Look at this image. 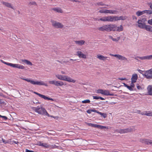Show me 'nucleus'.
I'll return each instance as SVG.
<instances>
[{
	"label": "nucleus",
	"instance_id": "774afa93",
	"mask_svg": "<svg viewBox=\"0 0 152 152\" xmlns=\"http://www.w3.org/2000/svg\"><path fill=\"white\" fill-rule=\"evenodd\" d=\"M96 113L99 114L100 115H102V113H101V112H99V111H98V110L97 111V112Z\"/></svg>",
	"mask_w": 152,
	"mask_h": 152
},
{
	"label": "nucleus",
	"instance_id": "7ed1b4c3",
	"mask_svg": "<svg viewBox=\"0 0 152 152\" xmlns=\"http://www.w3.org/2000/svg\"><path fill=\"white\" fill-rule=\"evenodd\" d=\"M50 22L52 23V25L55 28H62L64 26L62 23L53 20H51Z\"/></svg>",
	"mask_w": 152,
	"mask_h": 152
},
{
	"label": "nucleus",
	"instance_id": "864d4df0",
	"mask_svg": "<svg viewBox=\"0 0 152 152\" xmlns=\"http://www.w3.org/2000/svg\"><path fill=\"white\" fill-rule=\"evenodd\" d=\"M0 117H2V118H3L5 120H7L8 119L7 118V117H6L5 116H4L1 115V116Z\"/></svg>",
	"mask_w": 152,
	"mask_h": 152
},
{
	"label": "nucleus",
	"instance_id": "6e6552de",
	"mask_svg": "<svg viewBox=\"0 0 152 152\" xmlns=\"http://www.w3.org/2000/svg\"><path fill=\"white\" fill-rule=\"evenodd\" d=\"M100 20L103 22H113V16L103 17L100 19Z\"/></svg>",
	"mask_w": 152,
	"mask_h": 152
},
{
	"label": "nucleus",
	"instance_id": "c9c22d12",
	"mask_svg": "<svg viewBox=\"0 0 152 152\" xmlns=\"http://www.w3.org/2000/svg\"><path fill=\"white\" fill-rule=\"evenodd\" d=\"M42 145V146L46 148H49V145H48L47 143H43Z\"/></svg>",
	"mask_w": 152,
	"mask_h": 152
},
{
	"label": "nucleus",
	"instance_id": "ea45409f",
	"mask_svg": "<svg viewBox=\"0 0 152 152\" xmlns=\"http://www.w3.org/2000/svg\"><path fill=\"white\" fill-rule=\"evenodd\" d=\"M90 102L89 99H86L82 101V102L83 103H89Z\"/></svg>",
	"mask_w": 152,
	"mask_h": 152
},
{
	"label": "nucleus",
	"instance_id": "dca6fc26",
	"mask_svg": "<svg viewBox=\"0 0 152 152\" xmlns=\"http://www.w3.org/2000/svg\"><path fill=\"white\" fill-rule=\"evenodd\" d=\"M138 24V27L144 29L145 26V24L144 23H142L141 22V20H139L137 21Z\"/></svg>",
	"mask_w": 152,
	"mask_h": 152
},
{
	"label": "nucleus",
	"instance_id": "b1692460",
	"mask_svg": "<svg viewBox=\"0 0 152 152\" xmlns=\"http://www.w3.org/2000/svg\"><path fill=\"white\" fill-rule=\"evenodd\" d=\"M52 10L59 13H62L63 12L62 10L58 7L53 8L52 9Z\"/></svg>",
	"mask_w": 152,
	"mask_h": 152
},
{
	"label": "nucleus",
	"instance_id": "9d476101",
	"mask_svg": "<svg viewBox=\"0 0 152 152\" xmlns=\"http://www.w3.org/2000/svg\"><path fill=\"white\" fill-rule=\"evenodd\" d=\"M138 58L142 60H150L152 59V55L146 56L142 57L137 56L135 58V59L138 61Z\"/></svg>",
	"mask_w": 152,
	"mask_h": 152
},
{
	"label": "nucleus",
	"instance_id": "49530a36",
	"mask_svg": "<svg viewBox=\"0 0 152 152\" xmlns=\"http://www.w3.org/2000/svg\"><path fill=\"white\" fill-rule=\"evenodd\" d=\"M0 139H1V142L2 141L4 143H6L7 142V141H6L5 140L1 137H0Z\"/></svg>",
	"mask_w": 152,
	"mask_h": 152
},
{
	"label": "nucleus",
	"instance_id": "052dcab7",
	"mask_svg": "<svg viewBox=\"0 0 152 152\" xmlns=\"http://www.w3.org/2000/svg\"><path fill=\"white\" fill-rule=\"evenodd\" d=\"M91 110H88L87 111V113H88L90 114L91 113Z\"/></svg>",
	"mask_w": 152,
	"mask_h": 152
},
{
	"label": "nucleus",
	"instance_id": "1a4fd4ad",
	"mask_svg": "<svg viewBox=\"0 0 152 152\" xmlns=\"http://www.w3.org/2000/svg\"><path fill=\"white\" fill-rule=\"evenodd\" d=\"M145 76L147 79H152V68L145 71Z\"/></svg>",
	"mask_w": 152,
	"mask_h": 152
},
{
	"label": "nucleus",
	"instance_id": "e433bc0d",
	"mask_svg": "<svg viewBox=\"0 0 152 152\" xmlns=\"http://www.w3.org/2000/svg\"><path fill=\"white\" fill-rule=\"evenodd\" d=\"M58 146H56V145H49V148H58Z\"/></svg>",
	"mask_w": 152,
	"mask_h": 152
},
{
	"label": "nucleus",
	"instance_id": "aec40b11",
	"mask_svg": "<svg viewBox=\"0 0 152 152\" xmlns=\"http://www.w3.org/2000/svg\"><path fill=\"white\" fill-rule=\"evenodd\" d=\"M2 3L3 5L6 7L13 9V7L12 6V5L10 3L4 1L2 2Z\"/></svg>",
	"mask_w": 152,
	"mask_h": 152
},
{
	"label": "nucleus",
	"instance_id": "4be33fe9",
	"mask_svg": "<svg viewBox=\"0 0 152 152\" xmlns=\"http://www.w3.org/2000/svg\"><path fill=\"white\" fill-rule=\"evenodd\" d=\"M21 61L23 63L26 64L27 65L32 66V63L26 59H22Z\"/></svg>",
	"mask_w": 152,
	"mask_h": 152
},
{
	"label": "nucleus",
	"instance_id": "e2e57ef3",
	"mask_svg": "<svg viewBox=\"0 0 152 152\" xmlns=\"http://www.w3.org/2000/svg\"><path fill=\"white\" fill-rule=\"evenodd\" d=\"M43 143H42L41 142H39L38 143V145L39 146H42V144Z\"/></svg>",
	"mask_w": 152,
	"mask_h": 152
},
{
	"label": "nucleus",
	"instance_id": "5701e85b",
	"mask_svg": "<svg viewBox=\"0 0 152 152\" xmlns=\"http://www.w3.org/2000/svg\"><path fill=\"white\" fill-rule=\"evenodd\" d=\"M144 29L148 31L152 32V27L150 26L145 25Z\"/></svg>",
	"mask_w": 152,
	"mask_h": 152
},
{
	"label": "nucleus",
	"instance_id": "f257e3e1",
	"mask_svg": "<svg viewBox=\"0 0 152 152\" xmlns=\"http://www.w3.org/2000/svg\"><path fill=\"white\" fill-rule=\"evenodd\" d=\"M34 111L38 113L39 114L42 115H46L48 117H51L54 118V117L52 115H50L47 112L46 110L42 107L37 106L36 107H34Z\"/></svg>",
	"mask_w": 152,
	"mask_h": 152
},
{
	"label": "nucleus",
	"instance_id": "4d7b16f0",
	"mask_svg": "<svg viewBox=\"0 0 152 152\" xmlns=\"http://www.w3.org/2000/svg\"><path fill=\"white\" fill-rule=\"evenodd\" d=\"M70 1L72 2H80V1L78 0H70Z\"/></svg>",
	"mask_w": 152,
	"mask_h": 152
},
{
	"label": "nucleus",
	"instance_id": "0eeeda50",
	"mask_svg": "<svg viewBox=\"0 0 152 152\" xmlns=\"http://www.w3.org/2000/svg\"><path fill=\"white\" fill-rule=\"evenodd\" d=\"M106 31H115L116 25L115 24H108L106 25Z\"/></svg>",
	"mask_w": 152,
	"mask_h": 152
},
{
	"label": "nucleus",
	"instance_id": "bb28decb",
	"mask_svg": "<svg viewBox=\"0 0 152 152\" xmlns=\"http://www.w3.org/2000/svg\"><path fill=\"white\" fill-rule=\"evenodd\" d=\"M66 81L69 82H72L73 83H75L76 81L75 80L72 79L71 77L67 76Z\"/></svg>",
	"mask_w": 152,
	"mask_h": 152
},
{
	"label": "nucleus",
	"instance_id": "bf43d9fd",
	"mask_svg": "<svg viewBox=\"0 0 152 152\" xmlns=\"http://www.w3.org/2000/svg\"><path fill=\"white\" fill-rule=\"evenodd\" d=\"M146 20V19L145 18H143L141 20V22H144Z\"/></svg>",
	"mask_w": 152,
	"mask_h": 152
},
{
	"label": "nucleus",
	"instance_id": "a211bd4d",
	"mask_svg": "<svg viewBox=\"0 0 152 152\" xmlns=\"http://www.w3.org/2000/svg\"><path fill=\"white\" fill-rule=\"evenodd\" d=\"M141 114L142 115H145L149 116H152V112L150 111H145L141 113Z\"/></svg>",
	"mask_w": 152,
	"mask_h": 152
},
{
	"label": "nucleus",
	"instance_id": "c85d7f7f",
	"mask_svg": "<svg viewBox=\"0 0 152 152\" xmlns=\"http://www.w3.org/2000/svg\"><path fill=\"white\" fill-rule=\"evenodd\" d=\"M96 6H103L104 5H106L108 6V5L105 4L102 2L101 1L98 2L95 4Z\"/></svg>",
	"mask_w": 152,
	"mask_h": 152
},
{
	"label": "nucleus",
	"instance_id": "cd10ccee",
	"mask_svg": "<svg viewBox=\"0 0 152 152\" xmlns=\"http://www.w3.org/2000/svg\"><path fill=\"white\" fill-rule=\"evenodd\" d=\"M64 85V83L63 82H60L58 81H56V80L55 85L56 86H61Z\"/></svg>",
	"mask_w": 152,
	"mask_h": 152
},
{
	"label": "nucleus",
	"instance_id": "603ef678",
	"mask_svg": "<svg viewBox=\"0 0 152 152\" xmlns=\"http://www.w3.org/2000/svg\"><path fill=\"white\" fill-rule=\"evenodd\" d=\"M101 116L105 118L107 117V114L105 113H103Z\"/></svg>",
	"mask_w": 152,
	"mask_h": 152
},
{
	"label": "nucleus",
	"instance_id": "a18cd8bd",
	"mask_svg": "<svg viewBox=\"0 0 152 152\" xmlns=\"http://www.w3.org/2000/svg\"><path fill=\"white\" fill-rule=\"evenodd\" d=\"M33 103L34 104H40V103L39 102V101L35 99L33 101Z\"/></svg>",
	"mask_w": 152,
	"mask_h": 152
},
{
	"label": "nucleus",
	"instance_id": "393cba45",
	"mask_svg": "<svg viewBox=\"0 0 152 152\" xmlns=\"http://www.w3.org/2000/svg\"><path fill=\"white\" fill-rule=\"evenodd\" d=\"M97 58L100 60L104 61L107 58L106 57H104L101 55H97Z\"/></svg>",
	"mask_w": 152,
	"mask_h": 152
},
{
	"label": "nucleus",
	"instance_id": "58836bf2",
	"mask_svg": "<svg viewBox=\"0 0 152 152\" xmlns=\"http://www.w3.org/2000/svg\"><path fill=\"white\" fill-rule=\"evenodd\" d=\"M39 97L45 100H48V97L44 95H43L41 94H40V95Z\"/></svg>",
	"mask_w": 152,
	"mask_h": 152
},
{
	"label": "nucleus",
	"instance_id": "0e129e2a",
	"mask_svg": "<svg viewBox=\"0 0 152 152\" xmlns=\"http://www.w3.org/2000/svg\"><path fill=\"white\" fill-rule=\"evenodd\" d=\"M91 112H97V110H96L94 109H91Z\"/></svg>",
	"mask_w": 152,
	"mask_h": 152
},
{
	"label": "nucleus",
	"instance_id": "6ab92c4d",
	"mask_svg": "<svg viewBox=\"0 0 152 152\" xmlns=\"http://www.w3.org/2000/svg\"><path fill=\"white\" fill-rule=\"evenodd\" d=\"M148 94L149 95H152V85H149L147 88Z\"/></svg>",
	"mask_w": 152,
	"mask_h": 152
},
{
	"label": "nucleus",
	"instance_id": "c03bdc74",
	"mask_svg": "<svg viewBox=\"0 0 152 152\" xmlns=\"http://www.w3.org/2000/svg\"><path fill=\"white\" fill-rule=\"evenodd\" d=\"M56 80L50 81H49V83L50 84L55 85Z\"/></svg>",
	"mask_w": 152,
	"mask_h": 152
},
{
	"label": "nucleus",
	"instance_id": "c756f323",
	"mask_svg": "<svg viewBox=\"0 0 152 152\" xmlns=\"http://www.w3.org/2000/svg\"><path fill=\"white\" fill-rule=\"evenodd\" d=\"M116 27L115 31H121L123 30V27L122 25H121L120 27H117L116 25Z\"/></svg>",
	"mask_w": 152,
	"mask_h": 152
},
{
	"label": "nucleus",
	"instance_id": "4c0bfd02",
	"mask_svg": "<svg viewBox=\"0 0 152 152\" xmlns=\"http://www.w3.org/2000/svg\"><path fill=\"white\" fill-rule=\"evenodd\" d=\"M1 62L7 65L8 66H11V63H7V62H5L4 61H3V60H1Z\"/></svg>",
	"mask_w": 152,
	"mask_h": 152
},
{
	"label": "nucleus",
	"instance_id": "79ce46f5",
	"mask_svg": "<svg viewBox=\"0 0 152 152\" xmlns=\"http://www.w3.org/2000/svg\"><path fill=\"white\" fill-rule=\"evenodd\" d=\"M103 90H104L101 89H99L97 91V93H100L103 94Z\"/></svg>",
	"mask_w": 152,
	"mask_h": 152
},
{
	"label": "nucleus",
	"instance_id": "4468645a",
	"mask_svg": "<svg viewBox=\"0 0 152 152\" xmlns=\"http://www.w3.org/2000/svg\"><path fill=\"white\" fill-rule=\"evenodd\" d=\"M97 29L99 31L103 32H104L105 31H106V25H104L101 27L97 28Z\"/></svg>",
	"mask_w": 152,
	"mask_h": 152
},
{
	"label": "nucleus",
	"instance_id": "69168bd1",
	"mask_svg": "<svg viewBox=\"0 0 152 152\" xmlns=\"http://www.w3.org/2000/svg\"><path fill=\"white\" fill-rule=\"evenodd\" d=\"M34 93L36 94L37 95H38L39 96H40V94H39L37 92H34Z\"/></svg>",
	"mask_w": 152,
	"mask_h": 152
},
{
	"label": "nucleus",
	"instance_id": "8fccbe9b",
	"mask_svg": "<svg viewBox=\"0 0 152 152\" xmlns=\"http://www.w3.org/2000/svg\"><path fill=\"white\" fill-rule=\"evenodd\" d=\"M137 87L138 90H141L143 89V88H142L141 86L139 85H137Z\"/></svg>",
	"mask_w": 152,
	"mask_h": 152
},
{
	"label": "nucleus",
	"instance_id": "a878e982",
	"mask_svg": "<svg viewBox=\"0 0 152 152\" xmlns=\"http://www.w3.org/2000/svg\"><path fill=\"white\" fill-rule=\"evenodd\" d=\"M143 141L147 145L150 144L152 145V140L145 139L143 140Z\"/></svg>",
	"mask_w": 152,
	"mask_h": 152
},
{
	"label": "nucleus",
	"instance_id": "de8ad7c7",
	"mask_svg": "<svg viewBox=\"0 0 152 152\" xmlns=\"http://www.w3.org/2000/svg\"><path fill=\"white\" fill-rule=\"evenodd\" d=\"M120 39V37H118L117 38H113V40L114 41L117 42Z\"/></svg>",
	"mask_w": 152,
	"mask_h": 152
},
{
	"label": "nucleus",
	"instance_id": "473e14b6",
	"mask_svg": "<svg viewBox=\"0 0 152 152\" xmlns=\"http://www.w3.org/2000/svg\"><path fill=\"white\" fill-rule=\"evenodd\" d=\"M123 84H124V86L125 87H126L130 91H132L133 90V89L131 88V87L130 86H129L128 85H127L126 84H125V83H124Z\"/></svg>",
	"mask_w": 152,
	"mask_h": 152
},
{
	"label": "nucleus",
	"instance_id": "a19ab883",
	"mask_svg": "<svg viewBox=\"0 0 152 152\" xmlns=\"http://www.w3.org/2000/svg\"><path fill=\"white\" fill-rule=\"evenodd\" d=\"M62 76L60 75H56V76L59 79L61 80Z\"/></svg>",
	"mask_w": 152,
	"mask_h": 152
},
{
	"label": "nucleus",
	"instance_id": "7c9ffc66",
	"mask_svg": "<svg viewBox=\"0 0 152 152\" xmlns=\"http://www.w3.org/2000/svg\"><path fill=\"white\" fill-rule=\"evenodd\" d=\"M144 14L146 13L148 15H151L152 14V10H144Z\"/></svg>",
	"mask_w": 152,
	"mask_h": 152
},
{
	"label": "nucleus",
	"instance_id": "f3484780",
	"mask_svg": "<svg viewBox=\"0 0 152 152\" xmlns=\"http://www.w3.org/2000/svg\"><path fill=\"white\" fill-rule=\"evenodd\" d=\"M104 95L106 96H113L114 94H110V91L109 90H104L103 91V94Z\"/></svg>",
	"mask_w": 152,
	"mask_h": 152
},
{
	"label": "nucleus",
	"instance_id": "09e8293b",
	"mask_svg": "<svg viewBox=\"0 0 152 152\" xmlns=\"http://www.w3.org/2000/svg\"><path fill=\"white\" fill-rule=\"evenodd\" d=\"M66 77H67V76H66V75H64V76L63 75L61 80L66 81Z\"/></svg>",
	"mask_w": 152,
	"mask_h": 152
},
{
	"label": "nucleus",
	"instance_id": "37998d69",
	"mask_svg": "<svg viewBox=\"0 0 152 152\" xmlns=\"http://www.w3.org/2000/svg\"><path fill=\"white\" fill-rule=\"evenodd\" d=\"M120 20H125L126 18V16H121L119 17Z\"/></svg>",
	"mask_w": 152,
	"mask_h": 152
},
{
	"label": "nucleus",
	"instance_id": "338daca9",
	"mask_svg": "<svg viewBox=\"0 0 152 152\" xmlns=\"http://www.w3.org/2000/svg\"><path fill=\"white\" fill-rule=\"evenodd\" d=\"M108 37L109 39H112V40H113V37L111 36H110V35H109L108 36Z\"/></svg>",
	"mask_w": 152,
	"mask_h": 152
},
{
	"label": "nucleus",
	"instance_id": "20e7f679",
	"mask_svg": "<svg viewBox=\"0 0 152 152\" xmlns=\"http://www.w3.org/2000/svg\"><path fill=\"white\" fill-rule=\"evenodd\" d=\"M87 124L88 126H91L95 128H97L100 129H108V127L103 126L100 125L94 124L91 123H87Z\"/></svg>",
	"mask_w": 152,
	"mask_h": 152
},
{
	"label": "nucleus",
	"instance_id": "f8f14e48",
	"mask_svg": "<svg viewBox=\"0 0 152 152\" xmlns=\"http://www.w3.org/2000/svg\"><path fill=\"white\" fill-rule=\"evenodd\" d=\"M138 78V76L136 74H133L132 75V77L131 78V82L132 83H135L136 82Z\"/></svg>",
	"mask_w": 152,
	"mask_h": 152
},
{
	"label": "nucleus",
	"instance_id": "680f3d73",
	"mask_svg": "<svg viewBox=\"0 0 152 152\" xmlns=\"http://www.w3.org/2000/svg\"><path fill=\"white\" fill-rule=\"evenodd\" d=\"M149 5H150V7L151 9H152V2H151L149 4Z\"/></svg>",
	"mask_w": 152,
	"mask_h": 152
},
{
	"label": "nucleus",
	"instance_id": "ddd939ff",
	"mask_svg": "<svg viewBox=\"0 0 152 152\" xmlns=\"http://www.w3.org/2000/svg\"><path fill=\"white\" fill-rule=\"evenodd\" d=\"M77 55L80 58H86V55L83 54L81 51H77Z\"/></svg>",
	"mask_w": 152,
	"mask_h": 152
},
{
	"label": "nucleus",
	"instance_id": "2eb2a0df",
	"mask_svg": "<svg viewBox=\"0 0 152 152\" xmlns=\"http://www.w3.org/2000/svg\"><path fill=\"white\" fill-rule=\"evenodd\" d=\"M115 57L118 58L119 60L122 61H127V59L125 57L121 55L118 54L117 55H115Z\"/></svg>",
	"mask_w": 152,
	"mask_h": 152
},
{
	"label": "nucleus",
	"instance_id": "5fc2aeb1",
	"mask_svg": "<svg viewBox=\"0 0 152 152\" xmlns=\"http://www.w3.org/2000/svg\"><path fill=\"white\" fill-rule=\"evenodd\" d=\"M134 83H132V82H131V85L130 86L131 88L133 89L134 86Z\"/></svg>",
	"mask_w": 152,
	"mask_h": 152
},
{
	"label": "nucleus",
	"instance_id": "9b49d317",
	"mask_svg": "<svg viewBox=\"0 0 152 152\" xmlns=\"http://www.w3.org/2000/svg\"><path fill=\"white\" fill-rule=\"evenodd\" d=\"M10 66L13 68H16L22 69H24L25 68V67L19 64H13L11 63Z\"/></svg>",
	"mask_w": 152,
	"mask_h": 152
},
{
	"label": "nucleus",
	"instance_id": "39448f33",
	"mask_svg": "<svg viewBox=\"0 0 152 152\" xmlns=\"http://www.w3.org/2000/svg\"><path fill=\"white\" fill-rule=\"evenodd\" d=\"M99 12L100 13H110L115 14H117L118 12L117 10H102L99 11Z\"/></svg>",
	"mask_w": 152,
	"mask_h": 152
},
{
	"label": "nucleus",
	"instance_id": "f704fd0d",
	"mask_svg": "<svg viewBox=\"0 0 152 152\" xmlns=\"http://www.w3.org/2000/svg\"><path fill=\"white\" fill-rule=\"evenodd\" d=\"M28 5L30 6L31 5H37V3L35 1H30L28 3Z\"/></svg>",
	"mask_w": 152,
	"mask_h": 152
},
{
	"label": "nucleus",
	"instance_id": "6e6d98bb",
	"mask_svg": "<svg viewBox=\"0 0 152 152\" xmlns=\"http://www.w3.org/2000/svg\"><path fill=\"white\" fill-rule=\"evenodd\" d=\"M93 98L94 99H99V96H93Z\"/></svg>",
	"mask_w": 152,
	"mask_h": 152
},
{
	"label": "nucleus",
	"instance_id": "412c9836",
	"mask_svg": "<svg viewBox=\"0 0 152 152\" xmlns=\"http://www.w3.org/2000/svg\"><path fill=\"white\" fill-rule=\"evenodd\" d=\"M75 42L76 44L79 45H82L84 44L85 41L83 40H80L78 41H75Z\"/></svg>",
	"mask_w": 152,
	"mask_h": 152
},
{
	"label": "nucleus",
	"instance_id": "423d86ee",
	"mask_svg": "<svg viewBox=\"0 0 152 152\" xmlns=\"http://www.w3.org/2000/svg\"><path fill=\"white\" fill-rule=\"evenodd\" d=\"M133 129L131 127H129L127 129H121L117 131L120 134L127 133L132 131Z\"/></svg>",
	"mask_w": 152,
	"mask_h": 152
},
{
	"label": "nucleus",
	"instance_id": "f03ea898",
	"mask_svg": "<svg viewBox=\"0 0 152 152\" xmlns=\"http://www.w3.org/2000/svg\"><path fill=\"white\" fill-rule=\"evenodd\" d=\"M20 78L30 83L31 84L33 85H44L46 86H48L47 84L45 83L42 81H35L33 80H31L30 79H27L23 78L20 77Z\"/></svg>",
	"mask_w": 152,
	"mask_h": 152
},
{
	"label": "nucleus",
	"instance_id": "13d9d810",
	"mask_svg": "<svg viewBox=\"0 0 152 152\" xmlns=\"http://www.w3.org/2000/svg\"><path fill=\"white\" fill-rule=\"evenodd\" d=\"M118 79H119V80H126V78H118Z\"/></svg>",
	"mask_w": 152,
	"mask_h": 152
},
{
	"label": "nucleus",
	"instance_id": "72a5a7b5",
	"mask_svg": "<svg viewBox=\"0 0 152 152\" xmlns=\"http://www.w3.org/2000/svg\"><path fill=\"white\" fill-rule=\"evenodd\" d=\"M113 22L118 20H120L119 17L118 16H113Z\"/></svg>",
	"mask_w": 152,
	"mask_h": 152
},
{
	"label": "nucleus",
	"instance_id": "2f4dec72",
	"mask_svg": "<svg viewBox=\"0 0 152 152\" xmlns=\"http://www.w3.org/2000/svg\"><path fill=\"white\" fill-rule=\"evenodd\" d=\"M144 14V10L142 11H138L136 12V14L138 16H139Z\"/></svg>",
	"mask_w": 152,
	"mask_h": 152
},
{
	"label": "nucleus",
	"instance_id": "3c124183",
	"mask_svg": "<svg viewBox=\"0 0 152 152\" xmlns=\"http://www.w3.org/2000/svg\"><path fill=\"white\" fill-rule=\"evenodd\" d=\"M148 24L152 26V19L149 20L148 21Z\"/></svg>",
	"mask_w": 152,
	"mask_h": 152
}]
</instances>
